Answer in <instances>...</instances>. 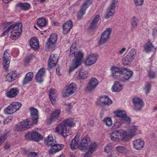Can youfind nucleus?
<instances>
[{"mask_svg":"<svg viewBox=\"0 0 157 157\" xmlns=\"http://www.w3.org/2000/svg\"><path fill=\"white\" fill-rule=\"evenodd\" d=\"M144 50L146 52H149L154 49H155V48L152 43L150 41L148 42L144 46Z\"/></svg>","mask_w":157,"mask_h":157,"instance_id":"58836bf2","label":"nucleus"},{"mask_svg":"<svg viewBox=\"0 0 157 157\" xmlns=\"http://www.w3.org/2000/svg\"><path fill=\"white\" fill-rule=\"evenodd\" d=\"M65 105L66 108L67 109V112L69 111V110L72 107L71 105V103L66 104H65Z\"/></svg>","mask_w":157,"mask_h":157,"instance_id":"e2e57ef3","label":"nucleus"},{"mask_svg":"<svg viewBox=\"0 0 157 157\" xmlns=\"http://www.w3.org/2000/svg\"><path fill=\"white\" fill-rule=\"evenodd\" d=\"M151 88V84L149 83H147L145 86L144 90L145 93L147 94L149 93Z\"/></svg>","mask_w":157,"mask_h":157,"instance_id":"3c124183","label":"nucleus"},{"mask_svg":"<svg viewBox=\"0 0 157 157\" xmlns=\"http://www.w3.org/2000/svg\"><path fill=\"white\" fill-rule=\"evenodd\" d=\"M101 105H109L112 103L111 100L108 96L104 95L100 98Z\"/></svg>","mask_w":157,"mask_h":157,"instance_id":"b1692460","label":"nucleus"},{"mask_svg":"<svg viewBox=\"0 0 157 157\" xmlns=\"http://www.w3.org/2000/svg\"><path fill=\"white\" fill-rule=\"evenodd\" d=\"M79 135L77 134L75 137L72 140L70 144V146L72 149L74 150L77 148L79 146V141L78 137Z\"/></svg>","mask_w":157,"mask_h":157,"instance_id":"c85d7f7f","label":"nucleus"},{"mask_svg":"<svg viewBox=\"0 0 157 157\" xmlns=\"http://www.w3.org/2000/svg\"><path fill=\"white\" fill-rule=\"evenodd\" d=\"M73 26V23L71 20L67 21L63 25V33L64 34H67Z\"/></svg>","mask_w":157,"mask_h":157,"instance_id":"393cba45","label":"nucleus"},{"mask_svg":"<svg viewBox=\"0 0 157 157\" xmlns=\"http://www.w3.org/2000/svg\"><path fill=\"white\" fill-rule=\"evenodd\" d=\"M90 141V138L87 135L85 136L82 139L80 144V149L82 150H84L88 148L89 144Z\"/></svg>","mask_w":157,"mask_h":157,"instance_id":"f3484780","label":"nucleus"},{"mask_svg":"<svg viewBox=\"0 0 157 157\" xmlns=\"http://www.w3.org/2000/svg\"><path fill=\"white\" fill-rule=\"evenodd\" d=\"M118 2V0H112L109 7L111 10H114L115 9L116 5Z\"/></svg>","mask_w":157,"mask_h":157,"instance_id":"8fccbe9b","label":"nucleus"},{"mask_svg":"<svg viewBox=\"0 0 157 157\" xmlns=\"http://www.w3.org/2000/svg\"><path fill=\"white\" fill-rule=\"evenodd\" d=\"M30 44L31 48L35 50L38 49L39 47V41L35 37L31 38Z\"/></svg>","mask_w":157,"mask_h":157,"instance_id":"bb28decb","label":"nucleus"},{"mask_svg":"<svg viewBox=\"0 0 157 157\" xmlns=\"http://www.w3.org/2000/svg\"><path fill=\"white\" fill-rule=\"evenodd\" d=\"M18 74L16 72V71H12L6 75V81L8 82H12L14 80L15 78Z\"/></svg>","mask_w":157,"mask_h":157,"instance_id":"5701e85b","label":"nucleus"},{"mask_svg":"<svg viewBox=\"0 0 157 157\" xmlns=\"http://www.w3.org/2000/svg\"><path fill=\"white\" fill-rule=\"evenodd\" d=\"M111 31L112 29L108 28L102 33L99 42L100 44H104L108 40Z\"/></svg>","mask_w":157,"mask_h":157,"instance_id":"ddd939ff","label":"nucleus"},{"mask_svg":"<svg viewBox=\"0 0 157 157\" xmlns=\"http://www.w3.org/2000/svg\"><path fill=\"white\" fill-rule=\"evenodd\" d=\"M112 149L111 145L110 144H108L104 148V151L105 152L108 153Z\"/></svg>","mask_w":157,"mask_h":157,"instance_id":"603ef678","label":"nucleus"},{"mask_svg":"<svg viewBox=\"0 0 157 157\" xmlns=\"http://www.w3.org/2000/svg\"><path fill=\"white\" fill-rule=\"evenodd\" d=\"M19 90L17 88L11 89L6 94V96L9 98L15 97L19 93Z\"/></svg>","mask_w":157,"mask_h":157,"instance_id":"7c9ffc66","label":"nucleus"},{"mask_svg":"<svg viewBox=\"0 0 157 157\" xmlns=\"http://www.w3.org/2000/svg\"><path fill=\"white\" fill-rule=\"evenodd\" d=\"M64 145L62 144H57L56 143L55 145L52 146L49 151L51 154H53L59 151L63 147Z\"/></svg>","mask_w":157,"mask_h":157,"instance_id":"aec40b11","label":"nucleus"},{"mask_svg":"<svg viewBox=\"0 0 157 157\" xmlns=\"http://www.w3.org/2000/svg\"><path fill=\"white\" fill-rule=\"evenodd\" d=\"M76 42L73 43L70 48V56L71 57H74L72 65L70 67V72L73 71L75 69L80 66L84 58V54L83 52L76 49Z\"/></svg>","mask_w":157,"mask_h":157,"instance_id":"f257e3e1","label":"nucleus"},{"mask_svg":"<svg viewBox=\"0 0 157 157\" xmlns=\"http://www.w3.org/2000/svg\"><path fill=\"white\" fill-rule=\"evenodd\" d=\"M134 147L136 150L142 149L144 146V141L141 139H137L133 142Z\"/></svg>","mask_w":157,"mask_h":157,"instance_id":"412c9836","label":"nucleus"},{"mask_svg":"<svg viewBox=\"0 0 157 157\" xmlns=\"http://www.w3.org/2000/svg\"><path fill=\"white\" fill-rule=\"evenodd\" d=\"M10 147V144L9 142H6L4 144V148L6 150L9 149Z\"/></svg>","mask_w":157,"mask_h":157,"instance_id":"0e129e2a","label":"nucleus"},{"mask_svg":"<svg viewBox=\"0 0 157 157\" xmlns=\"http://www.w3.org/2000/svg\"><path fill=\"white\" fill-rule=\"evenodd\" d=\"M11 27H8L7 29L4 32H3L1 34V36L3 37L5 36L11 30Z\"/></svg>","mask_w":157,"mask_h":157,"instance_id":"13d9d810","label":"nucleus"},{"mask_svg":"<svg viewBox=\"0 0 157 157\" xmlns=\"http://www.w3.org/2000/svg\"><path fill=\"white\" fill-rule=\"evenodd\" d=\"M30 60V57L29 56H27L25 57L24 59V63L25 64H27Z\"/></svg>","mask_w":157,"mask_h":157,"instance_id":"69168bd1","label":"nucleus"},{"mask_svg":"<svg viewBox=\"0 0 157 157\" xmlns=\"http://www.w3.org/2000/svg\"><path fill=\"white\" fill-rule=\"evenodd\" d=\"M126 49L125 48H123L122 49H120L117 53L119 55L123 54L124 52L126 51Z\"/></svg>","mask_w":157,"mask_h":157,"instance_id":"052dcab7","label":"nucleus"},{"mask_svg":"<svg viewBox=\"0 0 157 157\" xmlns=\"http://www.w3.org/2000/svg\"><path fill=\"white\" fill-rule=\"evenodd\" d=\"M97 147V144L95 143L92 144L89 146L88 151L84 154L83 157H91L92 154Z\"/></svg>","mask_w":157,"mask_h":157,"instance_id":"4be33fe9","label":"nucleus"},{"mask_svg":"<svg viewBox=\"0 0 157 157\" xmlns=\"http://www.w3.org/2000/svg\"><path fill=\"white\" fill-rule=\"evenodd\" d=\"M88 73L87 71L84 70H81L79 74V77L82 79H85L88 77Z\"/></svg>","mask_w":157,"mask_h":157,"instance_id":"a19ab883","label":"nucleus"},{"mask_svg":"<svg viewBox=\"0 0 157 157\" xmlns=\"http://www.w3.org/2000/svg\"><path fill=\"white\" fill-rule=\"evenodd\" d=\"M26 139L38 141L42 140V136L37 132L33 130L32 132H29L25 135Z\"/></svg>","mask_w":157,"mask_h":157,"instance_id":"9d476101","label":"nucleus"},{"mask_svg":"<svg viewBox=\"0 0 157 157\" xmlns=\"http://www.w3.org/2000/svg\"><path fill=\"white\" fill-rule=\"evenodd\" d=\"M116 117L121 118V119H123L124 117H126V113L124 111L120 110L116 112Z\"/></svg>","mask_w":157,"mask_h":157,"instance_id":"c03bdc74","label":"nucleus"},{"mask_svg":"<svg viewBox=\"0 0 157 157\" xmlns=\"http://www.w3.org/2000/svg\"><path fill=\"white\" fill-rule=\"evenodd\" d=\"M136 54V50L134 48L132 49L128 55L123 59V64L124 65L130 64L135 59Z\"/></svg>","mask_w":157,"mask_h":157,"instance_id":"0eeeda50","label":"nucleus"},{"mask_svg":"<svg viewBox=\"0 0 157 157\" xmlns=\"http://www.w3.org/2000/svg\"><path fill=\"white\" fill-rule=\"evenodd\" d=\"M138 130L137 127L134 126H131L127 129L128 133L127 135L128 136V139L130 136L132 137L136 134V132Z\"/></svg>","mask_w":157,"mask_h":157,"instance_id":"c756f323","label":"nucleus"},{"mask_svg":"<svg viewBox=\"0 0 157 157\" xmlns=\"http://www.w3.org/2000/svg\"><path fill=\"white\" fill-rule=\"evenodd\" d=\"M103 122L105 123L106 125L110 127L111 126L112 121L110 117H107L103 120Z\"/></svg>","mask_w":157,"mask_h":157,"instance_id":"09e8293b","label":"nucleus"},{"mask_svg":"<svg viewBox=\"0 0 157 157\" xmlns=\"http://www.w3.org/2000/svg\"><path fill=\"white\" fill-rule=\"evenodd\" d=\"M58 59V57L56 54H51L49 57L48 61V68L51 69L55 67L57 63Z\"/></svg>","mask_w":157,"mask_h":157,"instance_id":"dca6fc26","label":"nucleus"},{"mask_svg":"<svg viewBox=\"0 0 157 157\" xmlns=\"http://www.w3.org/2000/svg\"><path fill=\"white\" fill-rule=\"evenodd\" d=\"M11 57L10 54V50L6 49L4 52L2 57V64L3 70L7 71L8 70L10 63Z\"/></svg>","mask_w":157,"mask_h":157,"instance_id":"6e6552de","label":"nucleus"},{"mask_svg":"<svg viewBox=\"0 0 157 157\" xmlns=\"http://www.w3.org/2000/svg\"><path fill=\"white\" fill-rule=\"evenodd\" d=\"M49 97L50 100L52 104L55 103L56 98V91L54 89H50L49 92Z\"/></svg>","mask_w":157,"mask_h":157,"instance_id":"c9c22d12","label":"nucleus"},{"mask_svg":"<svg viewBox=\"0 0 157 157\" xmlns=\"http://www.w3.org/2000/svg\"><path fill=\"white\" fill-rule=\"evenodd\" d=\"M93 0H86L81 7L80 11L78 13L77 18L81 19L86 13V10L88 7L92 4Z\"/></svg>","mask_w":157,"mask_h":157,"instance_id":"1a4fd4ad","label":"nucleus"},{"mask_svg":"<svg viewBox=\"0 0 157 157\" xmlns=\"http://www.w3.org/2000/svg\"><path fill=\"white\" fill-rule=\"evenodd\" d=\"M111 71V76L113 78H119L124 81L129 79L133 75L132 71L124 68H119L116 67H112Z\"/></svg>","mask_w":157,"mask_h":157,"instance_id":"f03ea898","label":"nucleus"},{"mask_svg":"<svg viewBox=\"0 0 157 157\" xmlns=\"http://www.w3.org/2000/svg\"><path fill=\"white\" fill-rule=\"evenodd\" d=\"M75 125L73 118H70L64 120L60 124L61 134L64 137H66L70 135L69 132L68 127H73Z\"/></svg>","mask_w":157,"mask_h":157,"instance_id":"20e7f679","label":"nucleus"},{"mask_svg":"<svg viewBox=\"0 0 157 157\" xmlns=\"http://www.w3.org/2000/svg\"><path fill=\"white\" fill-rule=\"evenodd\" d=\"M16 6L17 7L23 10H27L29 9L30 5L27 3H17Z\"/></svg>","mask_w":157,"mask_h":157,"instance_id":"4c0bfd02","label":"nucleus"},{"mask_svg":"<svg viewBox=\"0 0 157 157\" xmlns=\"http://www.w3.org/2000/svg\"><path fill=\"white\" fill-rule=\"evenodd\" d=\"M98 55L97 53H91L86 58L85 64L86 66H90L93 65L96 62Z\"/></svg>","mask_w":157,"mask_h":157,"instance_id":"f8f14e48","label":"nucleus"},{"mask_svg":"<svg viewBox=\"0 0 157 157\" xmlns=\"http://www.w3.org/2000/svg\"><path fill=\"white\" fill-rule=\"evenodd\" d=\"M99 19L100 16L99 15H97L95 16L90 25V28L91 29H94L97 27V24Z\"/></svg>","mask_w":157,"mask_h":157,"instance_id":"e433bc0d","label":"nucleus"},{"mask_svg":"<svg viewBox=\"0 0 157 157\" xmlns=\"http://www.w3.org/2000/svg\"><path fill=\"white\" fill-rule=\"evenodd\" d=\"M131 29L133 30L136 29L138 25V20L136 17L133 16L131 20Z\"/></svg>","mask_w":157,"mask_h":157,"instance_id":"ea45409f","label":"nucleus"},{"mask_svg":"<svg viewBox=\"0 0 157 157\" xmlns=\"http://www.w3.org/2000/svg\"><path fill=\"white\" fill-rule=\"evenodd\" d=\"M33 72H28L25 75L23 80V84L26 85L31 81L33 77Z\"/></svg>","mask_w":157,"mask_h":157,"instance_id":"cd10ccee","label":"nucleus"},{"mask_svg":"<svg viewBox=\"0 0 157 157\" xmlns=\"http://www.w3.org/2000/svg\"><path fill=\"white\" fill-rule=\"evenodd\" d=\"M111 10H110V11H109V12L107 13L106 17H105L106 19L109 18L110 16H112L114 14L115 11L113 10V11H112Z\"/></svg>","mask_w":157,"mask_h":157,"instance_id":"4d7b16f0","label":"nucleus"},{"mask_svg":"<svg viewBox=\"0 0 157 157\" xmlns=\"http://www.w3.org/2000/svg\"><path fill=\"white\" fill-rule=\"evenodd\" d=\"M22 26V24L19 23L11 25L9 27H11V29H12L11 31L21 33Z\"/></svg>","mask_w":157,"mask_h":157,"instance_id":"473e14b6","label":"nucleus"},{"mask_svg":"<svg viewBox=\"0 0 157 157\" xmlns=\"http://www.w3.org/2000/svg\"><path fill=\"white\" fill-rule=\"evenodd\" d=\"M45 73V69L42 68L40 69L36 76V80L39 83H41L43 81V77Z\"/></svg>","mask_w":157,"mask_h":157,"instance_id":"6ab92c4d","label":"nucleus"},{"mask_svg":"<svg viewBox=\"0 0 157 157\" xmlns=\"http://www.w3.org/2000/svg\"><path fill=\"white\" fill-rule=\"evenodd\" d=\"M21 33L20 32L11 31L10 38L13 40H16L19 37Z\"/></svg>","mask_w":157,"mask_h":157,"instance_id":"79ce46f5","label":"nucleus"},{"mask_svg":"<svg viewBox=\"0 0 157 157\" xmlns=\"http://www.w3.org/2000/svg\"><path fill=\"white\" fill-rule=\"evenodd\" d=\"M76 88V85L75 83H70L66 86V91L63 93V96L64 97L70 96L75 92Z\"/></svg>","mask_w":157,"mask_h":157,"instance_id":"9b49d317","label":"nucleus"},{"mask_svg":"<svg viewBox=\"0 0 157 157\" xmlns=\"http://www.w3.org/2000/svg\"><path fill=\"white\" fill-rule=\"evenodd\" d=\"M123 123H125L126 124H129L131 123L130 118L126 116L123 118Z\"/></svg>","mask_w":157,"mask_h":157,"instance_id":"5fc2aeb1","label":"nucleus"},{"mask_svg":"<svg viewBox=\"0 0 157 157\" xmlns=\"http://www.w3.org/2000/svg\"><path fill=\"white\" fill-rule=\"evenodd\" d=\"M60 113L61 111L59 109H56L52 111L47 119L48 123L50 124L56 120L59 117Z\"/></svg>","mask_w":157,"mask_h":157,"instance_id":"2eb2a0df","label":"nucleus"},{"mask_svg":"<svg viewBox=\"0 0 157 157\" xmlns=\"http://www.w3.org/2000/svg\"><path fill=\"white\" fill-rule=\"evenodd\" d=\"M116 149L118 152L121 153H125L127 151L126 148L122 146H118L116 147Z\"/></svg>","mask_w":157,"mask_h":157,"instance_id":"49530a36","label":"nucleus"},{"mask_svg":"<svg viewBox=\"0 0 157 157\" xmlns=\"http://www.w3.org/2000/svg\"><path fill=\"white\" fill-rule=\"evenodd\" d=\"M133 103L135 108L136 109H139L141 108L144 105L143 102L141 99L135 98L133 99Z\"/></svg>","mask_w":157,"mask_h":157,"instance_id":"a878e982","label":"nucleus"},{"mask_svg":"<svg viewBox=\"0 0 157 157\" xmlns=\"http://www.w3.org/2000/svg\"><path fill=\"white\" fill-rule=\"evenodd\" d=\"M31 117L33 121H36V123H37V120L38 117V110L34 108H32L30 109Z\"/></svg>","mask_w":157,"mask_h":157,"instance_id":"2f4dec72","label":"nucleus"},{"mask_svg":"<svg viewBox=\"0 0 157 157\" xmlns=\"http://www.w3.org/2000/svg\"><path fill=\"white\" fill-rule=\"evenodd\" d=\"M36 124V120L33 121L32 119L27 118L19 123L17 125V128L18 131H23L31 128L33 124Z\"/></svg>","mask_w":157,"mask_h":157,"instance_id":"39448f33","label":"nucleus"},{"mask_svg":"<svg viewBox=\"0 0 157 157\" xmlns=\"http://www.w3.org/2000/svg\"><path fill=\"white\" fill-rule=\"evenodd\" d=\"M57 35L56 34H51L46 44L47 47L50 48L54 47V44L56 42L57 40Z\"/></svg>","mask_w":157,"mask_h":157,"instance_id":"a211bd4d","label":"nucleus"},{"mask_svg":"<svg viewBox=\"0 0 157 157\" xmlns=\"http://www.w3.org/2000/svg\"><path fill=\"white\" fill-rule=\"evenodd\" d=\"M6 138V135L5 133H2L0 131V146L5 142Z\"/></svg>","mask_w":157,"mask_h":157,"instance_id":"de8ad7c7","label":"nucleus"},{"mask_svg":"<svg viewBox=\"0 0 157 157\" xmlns=\"http://www.w3.org/2000/svg\"><path fill=\"white\" fill-rule=\"evenodd\" d=\"M45 143L48 146L51 147L55 144L56 141V140L53 138L51 135H49L48 138L45 140Z\"/></svg>","mask_w":157,"mask_h":157,"instance_id":"f704fd0d","label":"nucleus"},{"mask_svg":"<svg viewBox=\"0 0 157 157\" xmlns=\"http://www.w3.org/2000/svg\"><path fill=\"white\" fill-rule=\"evenodd\" d=\"M12 117L11 116H9L7 117L6 119H5V120L3 121V123L5 124H8L12 120Z\"/></svg>","mask_w":157,"mask_h":157,"instance_id":"6e6d98bb","label":"nucleus"},{"mask_svg":"<svg viewBox=\"0 0 157 157\" xmlns=\"http://www.w3.org/2000/svg\"><path fill=\"white\" fill-rule=\"evenodd\" d=\"M123 123V119H119L112 126V128L114 129L118 128L120 127Z\"/></svg>","mask_w":157,"mask_h":157,"instance_id":"a18cd8bd","label":"nucleus"},{"mask_svg":"<svg viewBox=\"0 0 157 157\" xmlns=\"http://www.w3.org/2000/svg\"><path fill=\"white\" fill-rule=\"evenodd\" d=\"M148 75L149 77L151 78H154L155 77V73L152 71H149Z\"/></svg>","mask_w":157,"mask_h":157,"instance_id":"680f3d73","label":"nucleus"},{"mask_svg":"<svg viewBox=\"0 0 157 157\" xmlns=\"http://www.w3.org/2000/svg\"><path fill=\"white\" fill-rule=\"evenodd\" d=\"M56 74L58 75H60V73L59 72V69L57 68L56 69Z\"/></svg>","mask_w":157,"mask_h":157,"instance_id":"774afa93","label":"nucleus"},{"mask_svg":"<svg viewBox=\"0 0 157 157\" xmlns=\"http://www.w3.org/2000/svg\"><path fill=\"white\" fill-rule=\"evenodd\" d=\"M98 84V81L96 78H92L86 88V90L89 92H91L95 89Z\"/></svg>","mask_w":157,"mask_h":157,"instance_id":"4468645a","label":"nucleus"},{"mask_svg":"<svg viewBox=\"0 0 157 157\" xmlns=\"http://www.w3.org/2000/svg\"><path fill=\"white\" fill-rule=\"evenodd\" d=\"M37 153L36 152H31L28 154V157H36Z\"/></svg>","mask_w":157,"mask_h":157,"instance_id":"bf43d9fd","label":"nucleus"},{"mask_svg":"<svg viewBox=\"0 0 157 157\" xmlns=\"http://www.w3.org/2000/svg\"><path fill=\"white\" fill-rule=\"evenodd\" d=\"M144 0H134V2L135 5L137 6H142L144 2Z\"/></svg>","mask_w":157,"mask_h":157,"instance_id":"864d4df0","label":"nucleus"},{"mask_svg":"<svg viewBox=\"0 0 157 157\" xmlns=\"http://www.w3.org/2000/svg\"><path fill=\"white\" fill-rule=\"evenodd\" d=\"M152 35L153 36L155 37L157 36V30L154 29L153 30Z\"/></svg>","mask_w":157,"mask_h":157,"instance_id":"338daca9","label":"nucleus"},{"mask_svg":"<svg viewBox=\"0 0 157 157\" xmlns=\"http://www.w3.org/2000/svg\"><path fill=\"white\" fill-rule=\"evenodd\" d=\"M21 105V103L20 102H13L4 109V113L6 114H12L19 110Z\"/></svg>","mask_w":157,"mask_h":157,"instance_id":"423d86ee","label":"nucleus"},{"mask_svg":"<svg viewBox=\"0 0 157 157\" xmlns=\"http://www.w3.org/2000/svg\"><path fill=\"white\" fill-rule=\"evenodd\" d=\"M110 136L112 140L116 142L121 140L126 142L128 140V136L126 132L122 129L113 131L110 134Z\"/></svg>","mask_w":157,"mask_h":157,"instance_id":"7ed1b4c3","label":"nucleus"},{"mask_svg":"<svg viewBox=\"0 0 157 157\" xmlns=\"http://www.w3.org/2000/svg\"><path fill=\"white\" fill-rule=\"evenodd\" d=\"M37 23L40 26L44 27L46 25L47 21L44 18H40L37 20Z\"/></svg>","mask_w":157,"mask_h":157,"instance_id":"37998d69","label":"nucleus"},{"mask_svg":"<svg viewBox=\"0 0 157 157\" xmlns=\"http://www.w3.org/2000/svg\"><path fill=\"white\" fill-rule=\"evenodd\" d=\"M122 86L118 82H115L112 88V91L119 92L122 89Z\"/></svg>","mask_w":157,"mask_h":157,"instance_id":"72a5a7b5","label":"nucleus"}]
</instances>
